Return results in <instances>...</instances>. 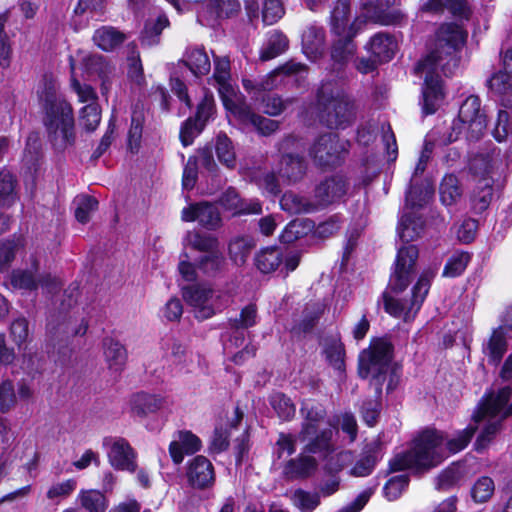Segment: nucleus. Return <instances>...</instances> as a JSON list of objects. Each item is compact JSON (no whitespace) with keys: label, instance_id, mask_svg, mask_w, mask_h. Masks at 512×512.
Wrapping results in <instances>:
<instances>
[{"label":"nucleus","instance_id":"1","mask_svg":"<svg viewBox=\"0 0 512 512\" xmlns=\"http://www.w3.org/2000/svg\"><path fill=\"white\" fill-rule=\"evenodd\" d=\"M503 419L481 411V402L473 414L474 424L459 431L454 438L447 440L444 445V435L437 430H425L415 440L413 447L396 455L390 461L392 471L411 469L415 472H426L439 465L448 453L463 450L470 442L477 425L485 422L484 428L476 440L477 450L484 449L500 429Z\"/></svg>","mask_w":512,"mask_h":512},{"label":"nucleus","instance_id":"2","mask_svg":"<svg viewBox=\"0 0 512 512\" xmlns=\"http://www.w3.org/2000/svg\"><path fill=\"white\" fill-rule=\"evenodd\" d=\"M467 32L456 23L442 24L435 35V42L421 60L416 69L425 72L422 90V110L425 115L436 112L444 98L441 74L450 77L455 74L460 64L458 52L464 46Z\"/></svg>","mask_w":512,"mask_h":512},{"label":"nucleus","instance_id":"3","mask_svg":"<svg viewBox=\"0 0 512 512\" xmlns=\"http://www.w3.org/2000/svg\"><path fill=\"white\" fill-rule=\"evenodd\" d=\"M393 345L386 339L380 338L372 342L368 350L359 357L358 374L363 379H370L374 389V397L365 399L360 407L363 421L370 427L374 426L381 412L382 387L385 382L386 392H392L400 381V372L391 366Z\"/></svg>","mask_w":512,"mask_h":512},{"label":"nucleus","instance_id":"4","mask_svg":"<svg viewBox=\"0 0 512 512\" xmlns=\"http://www.w3.org/2000/svg\"><path fill=\"white\" fill-rule=\"evenodd\" d=\"M418 274L417 258H396L392 266L387 289L382 294L384 309L394 317H403L409 321L420 310L428 295L431 282L436 275V270L428 268L420 274L413 286L409 299H397L392 294H400L414 280Z\"/></svg>","mask_w":512,"mask_h":512},{"label":"nucleus","instance_id":"5","mask_svg":"<svg viewBox=\"0 0 512 512\" xmlns=\"http://www.w3.org/2000/svg\"><path fill=\"white\" fill-rule=\"evenodd\" d=\"M44 111L43 124L53 148L63 152L76 143L72 106L57 92L52 82H46L40 95Z\"/></svg>","mask_w":512,"mask_h":512},{"label":"nucleus","instance_id":"6","mask_svg":"<svg viewBox=\"0 0 512 512\" xmlns=\"http://www.w3.org/2000/svg\"><path fill=\"white\" fill-rule=\"evenodd\" d=\"M320 120L330 129H344L352 124L353 102L344 85L335 80L323 81L317 91Z\"/></svg>","mask_w":512,"mask_h":512},{"label":"nucleus","instance_id":"7","mask_svg":"<svg viewBox=\"0 0 512 512\" xmlns=\"http://www.w3.org/2000/svg\"><path fill=\"white\" fill-rule=\"evenodd\" d=\"M348 183L339 175L321 181L314 190V201L295 194H285L281 206L290 213H313L325 208L346 195Z\"/></svg>","mask_w":512,"mask_h":512},{"label":"nucleus","instance_id":"8","mask_svg":"<svg viewBox=\"0 0 512 512\" xmlns=\"http://www.w3.org/2000/svg\"><path fill=\"white\" fill-rule=\"evenodd\" d=\"M486 109L481 107V100L476 95L468 96L459 108L458 121H454L449 135V142L456 141L462 126L467 129V138L477 141L487 129Z\"/></svg>","mask_w":512,"mask_h":512},{"label":"nucleus","instance_id":"9","mask_svg":"<svg viewBox=\"0 0 512 512\" xmlns=\"http://www.w3.org/2000/svg\"><path fill=\"white\" fill-rule=\"evenodd\" d=\"M10 282L14 288L25 291H34L41 286L47 292L55 293L61 288L59 278L43 269L37 258H30L25 267L14 269Z\"/></svg>","mask_w":512,"mask_h":512},{"label":"nucleus","instance_id":"10","mask_svg":"<svg viewBox=\"0 0 512 512\" xmlns=\"http://www.w3.org/2000/svg\"><path fill=\"white\" fill-rule=\"evenodd\" d=\"M348 142L340 140L338 134H321L310 148V156L320 167H336L343 163L348 152Z\"/></svg>","mask_w":512,"mask_h":512},{"label":"nucleus","instance_id":"11","mask_svg":"<svg viewBox=\"0 0 512 512\" xmlns=\"http://www.w3.org/2000/svg\"><path fill=\"white\" fill-rule=\"evenodd\" d=\"M357 33V28L351 27L348 32L335 34L337 38L333 40L330 49V57L332 60L331 71L335 73V76L340 80L347 78L346 67L356 55L357 45L354 38Z\"/></svg>","mask_w":512,"mask_h":512},{"label":"nucleus","instance_id":"12","mask_svg":"<svg viewBox=\"0 0 512 512\" xmlns=\"http://www.w3.org/2000/svg\"><path fill=\"white\" fill-rule=\"evenodd\" d=\"M215 113L214 98L211 93L206 92L197 105L195 116L184 121L180 129V140L183 146H189L194 138L202 132L207 122Z\"/></svg>","mask_w":512,"mask_h":512},{"label":"nucleus","instance_id":"13","mask_svg":"<svg viewBox=\"0 0 512 512\" xmlns=\"http://www.w3.org/2000/svg\"><path fill=\"white\" fill-rule=\"evenodd\" d=\"M182 296L185 302L196 309V317L208 319L216 309L214 307V291L204 283H195L182 287Z\"/></svg>","mask_w":512,"mask_h":512},{"label":"nucleus","instance_id":"14","mask_svg":"<svg viewBox=\"0 0 512 512\" xmlns=\"http://www.w3.org/2000/svg\"><path fill=\"white\" fill-rule=\"evenodd\" d=\"M424 219L416 212H407L401 217L398 234L402 244L396 256H418L419 250L411 242L417 238L424 229Z\"/></svg>","mask_w":512,"mask_h":512},{"label":"nucleus","instance_id":"15","mask_svg":"<svg viewBox=\"0 0 512 512\" xmlns=\"http://www.w3.org/2000/svg\"><path fill=\"white\" fill-rule=\"evenodd\" d=\"M103 445L108 449V459L113 467L129 472L136 470V453L126 439L106 437L103 440Z\"/></svg>","mask_w":512,"mask_h":512},{"label":"nucleus","instance_id":"16","mask_svg":"<svg viewBox=\"0 0 512 512\" xmlns=\"http://www.w3.org/2000/svg\"><path fill=\"white\" fill-rule=\"evenodd\" d=\"M396 0H360L363 15L374 22L384 25L398 24L404 14L399 9H391Z\"/></svg>","mask_w":512,"mask_h":512},{"label":"nucleus","instance_id":"17","mask_svg":"<svg viewBox=\"0 0 512 512\" xmlns=\"http://www.w3.org/2000/svg\"><path fill=\"white\" fill-rule=\"evenodd\" d=\"M182 220L186 222L198 221L207 230H217L222 225V218L218 207L209 202H199L182 210Z\"/></svg>","mask_w":512,"mask_h":512},{"label":"nucleus","instance_id":"18","mask_svg":"<svg viewBox=\"0 0 512 512\" xmlns=\"http://www.w3.org/2000/svg\"><path fill=\"white\" fill-rule=\"evenodd\" d=\"M188 484L194 489H207L214 485L215 470L209 459L198 455L190 460L186 468Z\"/></svg>","mask_w":512,"mask_h":512},{"label":"nucleus","instance_id":"19","mask_svg":"<svg viewBox=\"0 0 512 512\" xmlns=\"http://www.w3.org/2000/svg\"><path fill=\"white\" fill-rule=\"evenodd\" d=\"M324 312V305L320 302L307 304L300 315H293L290 333L293 337L301 338L310 333Z\"/></svg>","mask_w":512,"mask_h":512},{"label":"nucleus","instance_id":"20","mask_svg":"<svg viewBox=\"0 0 512 512\" xmlns=\"http://www.w3.org/2000/svg\"><path fill=\"white\" fill-rule=\"evenodd\" d=\"M511 396L512 388L509 386L501 388L497 393L486 394L481 400V411L504 420L512 415V403L507 405Z\"/></svg>","mask_w":512,"mask_h":512},{"label":"nucleus","instance_id":"21","mask_svg":"<svg viewBox=\"0 0 512 512\" xmlns=\"http://www.w3.org/2000/svg\"><path fill=\"white\" fill-rule=\"evenodd\" d=\"M201 448L200 439L190 431H178L169 444V454L174 464L183 462L185 455H191Z\"/></svg>","mask_w":512,"mask_h":512},{"label":"nucleus","instance_id":"22","mask_svg":"<svg viewBox=\"0 0 512 512\" xmlns=\"http://www.w3.org/2000/svg\"><path fill=\"white\" fill-rule=\"evenodd\" d=\"M334 428L328 427L318 431L314 435L307 437V442L303 447V453L310 455H317L319 458L325 460L331 456L335 450V443L333 441Z\"/></svg>","mask_w":512,"mask_h":512},{"label":"nucleus","instance_id":"23","mask_svg":"<svg viewBox=\"0 0 512 512\" xmlns=\"http://www.w3.org/2000/svg\"><path fill=\"white\" fill-rule=\"evenodd\" d=\"M302 51L308 59L316 61L325 51V31L317 24L308 25L301 36Z\"/></svg>","mask_w":512,"mask_h":512},{"label":"nucleus","instance_id":"24","mask_svg":"<svg viewBox=\"0 0 512 512\" xmlns=\"http://www.w3.org/2000/svg\"><path fill=\"white\" fill-rule=\"evenodd\" d=\"M507 334L505 327L493 329L490 337L483 342L482 352L487 358L488 364L498 366L508 350Z\"/></svg>","mask_w":512,"mask_h":512},{"label":"nucleus","instance_id":"25","mask_svg":"<svg viewBox=\"0 0 512 512\" xmlns=\"http://www.w3.org/2000/svg\"><path fill=\"white\" fill-rule=\"evenodd\" d=\"M445 10L459 20H468L472 14L467 0H428L422 6V11L434 14H442Z\"/></svg>","mask_w":512,"mask_h":512},{"label":"nucleus","instance_id":"26","mask_svg":"<svg viewBox=\"0 0 512 512\" xmlns=\"http://www.w3.org/2000/svg\"><path fill=\"white\" fill-rule=\"evenodd\" d=\"M364 48L377 61L383 64L389 62L394 57L397 44L392 35L379 32L370 38Z\"/></svg>","mask_w":512,"mask_h":512},{"label":"nucleus","instance_id":"27","mask_svg":"<svg viewBox=\"0 0 512 512\" xmlns=\"http://www.w3.org/2000/svg\"><path fill=\"white\" fill-rule=\"evenodd\" d=\"M300 413L303 417V421L298 438L301 441H305L307 440V437L314 435L317 432L319 424L326 416V411L320 405L305 402L300 409Z\"/></svg>","mask_w":512,"mask_h":512},{"label":"nucleus","instance_id":"28","mask_svg":"<svg viewBox=\"0 0 512 512\" xmlns=\"http://www.w3.org/2000/svg\"><path fill=\"white\" fill-rule=\"evenodd\" d=\"M219 203L226 210L233 211L234 215L260 214L262 206L258 201L242 200L234 188H228L219 197Z\"/></svg>","mask_w":512,"mask_h":512},{"label":"nucleus","instance_id":"29","mask_svg":"<svg viewBox=\"0 0 512 512\" xmlns=\"http://www.w3.org/2000/svg\"><path fill=\"white\" fill-rule=\"evenodd\" d=\"M82 65L84 72L89 77H98L102 81V93H107L113 67L107 62L106 58L99 54H92L83 58Z\"/></svg>","mask_w":512,"mask_h":512},{"label":"nucleus","instance_id":"30","mask_svg":"<svg viewBox=\"0 0 512 512\" xmlns=\"http://www.w3.org/2000/svg\"><path fill=\"white\" fill-rule=\"evenodd\" d=\"M382 457V444L379 440L367 443L363 448L361 457L352 468V474L365 477L371 474L377 461Z\"/></svg>","mask_w":512,"mask_h":512},{"label":"nucleus","instance_id":"31","mask_svg":"<svg viewBox=\"0 0 512 512\" xmlns=\"http://www.w3.org/2000/svg\"><path fill=\"white\" fill-rule=\"evenodd\" d=\"M306 172V163L302 156L293 153L282 155L279 163V176L288 182H297Z\"/></svg>","mask_w":512,"mask_h":512},{"label":"nucleus","instance_id":"32","mask_svg":"<svg viewBox=\"0 0 512 512\" xmlns=\"http://www.w3.org/2000/svg\"><path fill=\"white\" fill-rule=\"evenodd\" d=\"M238 119L255 127L259 134L269 136L279 129V121L256 114L250 106L237 109Z\"/></svg>","mask_w":512,"mask_h":512},{"label":"nucleus","instance_id":"33","mask_svg":"<svg viewBox=\"0 0 512 512\" xmlns=\"http://www.w3.org/2000/svg\"><path fill=\"white\" fill-rule=\"evenodd\" d=\"M166 405L165 398L145 392L137 393L131 399L132 412L141 417L155 413Z\"/></svg>","mask_w":512,"mask_h":512},{"label":"nucleus","instance_id":"34","mask_svg":"<svg viewBox=\"0 0 512 512\" xmlns=\"http://www.w3.org/2000/svg\"><path fill=\"white\" fill-rule=\"evenodd\" d=\"M433 194V189L428 182L411 177L409 188L405 195L406 207L411 209L423 207Z\"/></svg>","mask_w":512,"mask_h":512},{"label":"nucleus","instance_id":"35","mask_svg":"<svg viewBox=\"0 0 512 512\" xmlns=\"http://www.w3.org/2000/svg\"><path fill=\"white\" fill-rule=\"evenodd\" d=\"M169 26V20L165 14L148 18L140 34L141 45L152 47L160 43L162 31Z\"/></svg>","mask_w":512,"mask_h":512},{"label":"nucleus","instance_id":"36","mask_svg":"<svg viewBox=\"0 0 512 512\" xmlns=\"http://www.w3.org/2000/svg\"><path fill=\"white\" fill-rule=\"evenodd\" d=\"M289 47L287 36L280 30L268 32L266 41L260 50V59L269 61L283 54Z\"/></svg>","mask_w":512,"mask_h":512},{"label":"nucleus","instance_id":"37","mask_svg":"<svg viewBox=\"0 0 512 512\" xmlns=\"http://www.w3.org/2000/svg\"><path fill=\"white\" fill-rule=\"evenodd\" d=\"M493 196V180L482 177L478 180L471 195V207L476 214L483 213L490 205Z\"/></svg>","mask_w":512,"mask_h":512},{"label":"nucleus","instance_id":"38","mask_svg":"<svg viewBox=\"0 0 512 512\" xmlns=\"http://www.w3.org/2000/svg\"><path fill=\"white\" fill-rule=\"evenodd\" d=\"M317 468V462L310 454L301 453L291 459L284 467V473L290 478H305L310 476Z\"/></svg>","mask_w":512,"mask_h":512},{"label":"nucleus","instance_id":"39","mask_svg":"<svg viewBox=\"0 0 512 512\" xmlns=\"http://www.w3.org/2000/svg\"><path fill=\"white\" fill-rule=\"evenodd\" d=\"M350 22V3L349 0H337L333 6L330 16L331 30L334 34H343L348 32L351 27H356Z\"/></svg>","mask_w":512,"mask_h":512},{"label":"nucleus","instance_id":"40","mask_svg":"<svg viewBox=\"0 0 512 512\" xmlns=\"http://www.w3.org/2000/svg\"><path fill=\"white\" fill-rule=\"evenodd\" d=\"M104 355L109 368L115 372H120L127 360V351L125 347L113 338L103 340Z\"/></svg>","mask_w":512,"mask_h":512},{"label":"nucleus","instance_id":"41","mask_svg":"<svg viewBox=\"0 0 512 512\" xmlns=\"http://www.w3.org/2000/svg\"><path fill=\"white\" fill-rule=\"evenodd\" d=\"M126 39L121 31L114 27L103 26L97 29L93 35L94 43L103 51H112L120 46Z\"/></svg>","mask_w":512,"mask_h":512},{"label":"nucleus","instance_id":"42","mask_svg":"<svg viewBox=\"0 0 512 512\" xmlns=\"http://www.w3.org/2000/svg\"><path fill=\"white\" fill-rule=\"evenodd\" d=\"M489 88L502 96V105L512 107V75L500 70L487 81Z\"/></svg>","mask_w":512,"mask_h":512},{"label":"nucleus","instance_id":"43","mask_svg":"<svg viewBox=\"0 0 512 512\" xmlns=\"http://www.w3.org/2000/svg\"><path fill=\"white\" fill-rule=\"evenodd\" d=\"M196 77L206 75L211 69L207 53L200 48H193L186 52V59L182 61Z\"/></svg>","mask_w":512,"mask_h":512},{"label":"nucleus","instance_id":"44","mask_svg":"<svg viewBox=\"0 0 512 512\" xmlns=\"http://www.w3.org/2000/svg\"><path fill=\"white\" fill-rule=\"evenodd\" d=\"M183 244L197 252L213 253L218 247V240L212 235L190 231L186 234Z\"/></svg>","mask_w":512,"mask_h":512},{"label":"nucleus","instance_id":"45","mask_svg":"<svg viewBox=\"0 0 512 512\" xmlns=\"http://www.w3.org/2000/svg\"><path fill=\"white\" fill-rule=\"evenodd\" d=\"M440 200L445 206H452L460 200L462 189L455 175H446L439 187Z\"/></svg>","mask_w":512,"mask_h":512},{"label":"nucleus","instance_id":"46","mask_svg":"<svg viewBox=\"0 0 512 512\" xmlns=\"http://www.w3.org/2000/svg\"><path fill=\"white\" fill-rule=\"evenodd\" d=\"M67 317L62 315H50L47 323V335L49 341L55 346V341L63 342L70 334Z\"/></svg>","mask_w":512,"mask_h":512},{"label":"nucleus","instance_id":"47","mask_svg":"<svg viewBox=\"0 0 512 512\" xmlns=\"http://www.w3.org/2000/svg\"><path fill=\"white\" fill-rule=\"evenodd\" d=\"M78 499L89 512H105L108 507L106 497L98 490L81 491Z\"/></svg>","mask_w":512,"mask_h":512},{"label":"nucleus","instance_id":"48","mask_svg":"<svg viewBox=\"0 0 512 512\" xmlns=\"http://www.w3.org/2000/svg\"><path fill=\"white\" fill-rule=\"evenodd\" d=\"M167 345L170 350V360L174 365L183 368L192 362L191 353L183 341L172 338L168 341Z\"/></svg>","mask_w":512,"mask_h":512},{"label":"nucleus","instance_id":"49","mask_svg":"<svg viewBox=\"0 0 512 512\" xmlns=\"http://www.w3.org/2000/svg\"><path fill=\"white\" fill-rule=\"evenodd\" d=\"M75 217L78 222L85 224L89 222L91 214L98 209V201L89 195H80L76 197Z\"/></svg>","mask_w":512,"mask_h":512},{"label":"nucleus","instance_id":"50","mask_svg":"<svg viewBox=\"0 0 512 512\" xmlns=\"http://www.w3.org/2000/svg\"><path fill=\"white\" fill-rule=\"evenodd\" d=\"M312 227V221L310 220L291 221L281 233L279 237L280 242L284 244H291L304 236L306 228L311 229Z\"/></svg>","mask_w":512,"mask_h":512},{"label":"nucleus","instance_id":"51","mask_svg":"<svg viewBox=\"0 0 512 512\" xmlns=\"http://www.w3.org/2000/svg\"><path fill=\"white\" fill-rule=\"evenodd\" d=\"M217 83L218 93L226 109L231 111L235 116L238 117L237 109L240 107H247L245 102H238L233 99L235 92L229 80L215 81Z\"/></svg>","mask_w":512,"mask_h":512},{"label":"nucleus","instance_id":"52","mask_svg":"<svg viewBox=\"0 0 512 512\" xmlns=\"http://www.w3.org/2000/svg\"><path fill=\"white\" fill-rule=\"evenodd\" d=\"M215 150L219 161L229 168L235 165V152L231 140L226 134H219L216 139Z\"/></svg>","mask_w":512,"mask_h":512},{"label":"nucleus","instance_id":"53","mask_svg":"<svg viewBox=\"0 0 512 512\" xmlns=\"http://www.w3.org/2000/svg\"><path fill=\"white\" fill-rule=\"evenodd\" d=\"M270 404L279 418L290 420L295 415V406L291 399L282 393H275L270 397Z\"/></svg>","mask_w":512,"mask_h":512},{"label":"nucleus","instance_id":"54","mask_svg":"<svg viewBox=\"0 0 512 512\" xmlns=\"http://www.w3.org/2000/svg\"><path fill=\"white\" fill-rule=\"evenodd\" d=\"M256 247L253 237L240 235L233 237L228 244L229 256H247L250 255Z\"/></svg>","mask_w":512,"mask_h":512},{"label":"nucleus","instance_id":"55","mask_svg":"<svg viewBox=\"0 0 512 512\" xmlns=\"http://www.w3.org/2000/svg\"><path fill=\"white\" fill-rule=\"evenodd\" d=\"M8 19V12L0 13V66L3 68L9 66L12 53L10 39L5 31V25Z\"/></svg>","mask_w":512,"mask_h":512},{"label":"nucleus","instance_id":"56","mask_svg":"<svg viewBox=\"0 0 512 512\" xmlns=\"http://www.w3.org/2000/svg\"><path fill=\"white\" fill-rule=\"evenodd\" d=\"M294 98L281 99L276 94H267L262 99L263 111L269 116H278L294 102Z\"/></svg>","mask_w":512,"mask_h":512},{"label":"nucleus","instance_id":"57","mask_svg":"<svg viewBox=\"0 0 512 512\" xmlns=\"http://www.w3.org/2000/svg\"><path fill=\"white\" fill-rule=\"evenodd\" d=\"M15 183L13 176L8 171L0 172V206L9 207L14 203Z\"/></svg>","mask_w":512,"mask_h":512},{"label":"nucleus","instance_id":"58","mask_svg":"<svg viewBox=\"0 0 512 512\" xmlns=\"http://www.w3.org/2000/svg\"><path fill=\"white\" fill-rule=\"evenodd\" d=\"M261 14L265 25H273L284 16L285 10L280 0H265Z\"/></svg>","mask_w":512,"mask_h":512},{"label":"nucleus","instance_id":"59","mask_svg":"<svg viewBox=\"0 0 512 512\" xmlns=\"http://www.w3.org/2000/svg\"><path fill=\"white\" fill-rule=\"evenodd\" d=\"M280 70L286 76L293 78L294 83L298 87H302L305 85L306 77L308 74L307 65L300 62H296L294 60H290L283 66H281Z\"/></svg>","mask_w":512,"mask_h":512},{"label":"nucleus","instance_id":"60","mask_svg":"<svg viewBox=\"0 0 512 512\" xmlns=\"http://www.w3.org/2000/svg\"><path fill=\"white\" fill-rule=\"evenodd\" d=\"M293 504L302 512H312L320 503V498L317 493H310L298 489L292 496Z\"/></svg>","mask_w":512,"mask_h":512},{"label":"nucleus","instance_id":"61","mask_svg":"<svg viewBox=\"0 0 512 512\" xmlns=\"http://www.w3.org/2000/svg\"><path fill=\"white\" fill-rule=\"evenodd\" d=\"M494 492V482L489 477H481L474 484L471 495L475 502H486Z\"/></svg>","mask_w":512,"mask_h":512},{"label":"nucleus","instance_id":"62","mask_svg":"<svg viewBox=\"0 0 512 512\" xmlns=\"http://www.w3.org/2000/svg\"><path fill=\"white\" fill-rule=\"evenodd\" d=\"M100 112L94 104H88L80 111V125L87 132L94 131L100 123Z\"/></svg>","mask_w":512,"mask_h":512},{"label":"nucleus","instance_id":"63","mask_svg":"<svg viewBox=\"0 0 512 512\" xmlns=\"http://www.w3.org/2000/svg\"><path fill=\"white\" fill-rule=\"evenodd\" d=\"M408 482L409 478L407 475L392 477L384 486L385 497L390 501L396 500L408 486Z\"/></svg>","mask_w":512,"mask_h":512},{"label":"nucleus","instance_id":"64","mask_svg":"<svg viewBox=\"0 0 512 512\" xmlns=\"http://www.w3.org/2000/svg\"><path fill=\"white\" fill-rule=\"evenodd\" d=\"M10 334L19 347L24 344L29 336L28 320L23 316L15 318L10 325Z\"/></svg>","mask_w":512,"mask_h":512}]
</instances>
